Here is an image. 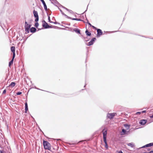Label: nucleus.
I'll use <instances>...</instances> for the list:
<instances>
[{
	"label": "nucleus",
	"instance_id": "obj_19",
	"mask_svg": "<svg viewBox=\"0 0 153 153\" xmlns=\"http://www.w3.org/2000/svg\"><path fill=\"white\" fill-rule=\"evenodd\" d=\"M66 9L68 11L69 13L73 14V15H74L76 17V16L75 15V13L72 10H70L67 9Z\"/></svg>",
	"mask_w": 153,
	"mask_h": 153
},
{
	"label": "nucleus",
	"instance_id": "obj_23",
	"mask_svg": "<svg viewBox=\"0 0 153 153\" xmlns=\"http://www.w3.org/2000/svg\"><path fill=\"white\" fill-rule=\"evenodd\" d=\"M48 21H49V22L50 23H53V22H51L50 20V16H48Z\"/></svg>",
	"mask_w": 153,
	"mask_h": 153
},
{
	"label": "nucleus",
	"instance_id": "obj_37",
	"mask_svg": "<svg viewBox=\"0 0 153 153\" xmlns=\"http://www.w3.org/2000/svg\"><path fill=\"white\" fill-rule=\"evenodd\" d=\"M148 150H149V151L150 150L149 149H148Z\"/></svg>",
	"mask_w": 153,
	"mask_h": 153
},
{
	"label": "nucleus",
	"instance_id": "obj_16",
	"mask_svg": "<svg viewBox=\"0 0 153 153\" xmlns=\"http://www.w3.org/2000/svg\"><path fill=\"white\" fill-rule=\"evenodd\" d=\"M36 30V29L35 27H31L30 29V31L31 32H35Z\"/></svg>",
	"mask_w": 153,
	"mask_h": 153
},
{
	"label": "nucleus",
	"instance_id": "obj_14",
	"mask_svg": "<svg viewBox=\"0 0 153 153\" xmlns=\"http://www.w3.org/2000/svg\"><path fill=\"white\" fill-rule=\"evenodd\" d=\"M153 146V143H151L148 144H146V145L142 147V148H144L145 147H148L151 146Z\"/></svg>",
	"mask_w": 153,
	"mask_h": 153
},
{
	"label": "nucleus",
	"instance_id": "obj_11",
	"mask_svg": "<svg viewBox=\"0 0 153 153\" xmlns=\"http://www.w3.org/2000/svg\"><path fill=\"white\" fill-rule=\"evenodd\" d=\"M42 2L44 6V8L45 10H47V7L46 4L45 2V1H44V0H40Z\"/></svg>",
	"mask_w": 153,
	"mask_h": 153
},
{
	"label": "nucleus",
	"instance_id": "obj_30",
	"mask_svg": "<svg viewBox=\"0 0 153 153\" xmlns=\"http://www.w3.org/2000/svg\"><path fill=\"white\" fill-rule=\"evenodd\" d=\"M146 112V111H143L142 112H141V113H145Z\"/></svg>",
	"mask_w": 153,
	"mask_h": 153
},
{
	"label": "nucleus",
	"instance_id": "obj_22",
	"mask_svg": "<svg viewBox=\"0 0 153 153\" xmlns=\"http://www.w3.org/2000/svg\"><path fill=\"white\" fill-rule=\"evenodd\" d=\"M39 25V24L38 22H36L35 23V26L37 28L38 26Z\"/></svg>",
	"mask_w": 153,
	"mask_h": 153
},
{
	"label": "nucleus",
	"instance_id": "obj_28",
	"mask_svg": "<svg viewBox=\"0 0 153 153\" xmlns=\"http://www.w3.org/2000/svg\"><path fill=\"white\" fill-rule=\"evenodd\" d=\"M141 113V112H137L136 113V114L137 115L140 114Z\"/></svg>",
	"mask_w": 153,
	"mask_h": 153
},
{
	"label": "nucleus",
	"instance_id": "obj_5",
	"mask_svg": "<svg viewBox=\"0 0 153 153\" xmlns=\"http://www.w3.org/2000/svg\"><path fill=\"white\" fill-rule=\"evenodd\" d=\"M42 26L45 28H48L52 27L51 26L49 25L48 23L45 21L43 22Z\"/></svg>",
	"mask_w": 153,
	"mask_h": 153
},
{
	"label": "nucleus",
	"instance_id": "obj_26",
	"mask_svg": "<svg viewBox=\"0 0 153 153\" xmlns=\"http://www.w3.org/2000/svg\"><path fill=\"white\" fill-rule=\"evenodd\" d=\"M76 32L77 33H80V31L79 30H76Z\"/></svg>",
	"mask_w": 153,
	"mask_h": 153
},
{
	"label": "nucleus",
	"instance_id": "obj_21",
	"mask_svg": "<svg viewBox=\"0 0 153 153\" xmlns=\"http://www.w3.org/2000/svg\"><path fill=\"white\" fill-rule=\"evenodd\" d=\"M85 33L88 36H90L91 35V33L89 32L88 30H86L85 31Z\"/></svg>",
	"mask_w": 153,
	"mask_h": 153
},
{
	"label": "nucleus",
	"instance_id": "obj_15",
	"mask_svg": "<svg viewBox=\"0 0 153 153\" xmlns=\"http://www.w3.org/2000/svg\"><path fill=\"white\" fill-rule=\"evenodd\" d=\"M127 145L128 146L131 147V148H133V147H134V143H128L127 144Z\"/></svg>",
	"mask_w": 153,
	"mask_h": 153
},
{
	"label": "nucleus",
	"instance_id": "obj_34",
	"mask_svg": "<svg viewBox=\"0 0 153 153\" xmlns=\"http://www.w3.org/2000/svg\"><path fill=\"white\" fill-rule=\"evenodd\" d=\"M61 12V13H62L63 14H64V13L62 11V10H60Z\"/></svg>",
	"mask_w": 153,
	"mask_h": 153
},
{
	"label": "nucleus",
	"instance_id": "obj_25",
	"mask_svg": "<svg viewBox=\"0 0 153 153\" xmlns=\"http://www.w3.org/2000/svg\"><path fill=\"white\" fill-rule=\"evenodd\" d=\"M22 94V92H19L16 93V94L17 95H19Z\"/></svg>",
	"mask_w": 153,
	"mask_h": 153
},
{
	"label": "nucleus",
	"instance_id": "obj_7",
	"mask_svg": "<svg viewBox=\"0 0 153 153\" xmlns=\"http://www.w3.org/2000/svg\"><path fill=\"white\" fill-rule=\"evenodd\" d=\"M96 40V38H93L91 40V41L88 43L87 45L88 46H90V45H92L93 44L94 42Z\"/></svg>",
	"mask_w": 153,
	"mask_h": 153
},
{
	"label": "nucleus",
	"instance_id": "obj_24",
	"mask_svg": "<svg viewBox=\"0 0 153 153\" xmlns=\"http://www.w3.org/2000/svg\"><path fill=\"white\" fill-rule=\"evenodd\" d=\"M105 147L107 149H108V146L107 143L105 144Z\"/></svg>",
	"mask_w": 153,
	"mask_h": 153
},
{
	"label": "nucleus",
	"instance_id": "obj_17",
	"mask_svg": "<svg viewBox=\"0 0 153 153\" xmlns=\"http://www.w3.org/2000/svg\"><path fill=\"white\" fill-rule=\"evenodd\" d=\"M28 110L27 104V102L25 103V112L27 113V111Z\"/></svg>",
	"mask_w": 153,
	"mask_h": 153
},
{
	"label": "nucleus",
	"instance_id": "obj_33",
	"mask_svg": "<svg viewBox=\"0 0 153 153\" xmlns=\"http://www.w3.org/2000/svg\"><path fill=\"white\" fill-rule=\"evenodd\" d=\"M150 117L151 118H153V114L152 115V116H150Z\"/></svg>",
	"mask_w": 153,
	"mask_h": 153
},
{
	"label": "nucleus",
	"instance_id": "obj_4",
	"mask_svg": "<svg viewBox=\"0 0 153 153\" xmlns=\"http://www.w3.org/2000/svg\"><path fill=\"white\" fill-rule=\"evenodd\" d=\"M33 13L34 14V16L36 18V19H35V21L37 22L39 20V16L38 15V13L35 10H34L33 11Z\"/></svg>",
	"mask_w": 153,
	"mask_h": 153
},
{
	"label": "nucleus",
	"instance_id": "obj_35",
	"mask_svg": "<svg viewBox=\"0 0 153 153\" xmlns=\"http://www.w3.org/2000/svg\"><path fill=\"white\" fill-rule=\"evenodd\" d=\"M119 153H123L122 151L119 152Z\"/></svg>",
	"mask_w": 153,
	"mask_h": 153
},
{
	"label": "nucleus",
	"instance_id": "obj_20",
	"mask_svg": "<svg viewBox=\"0 0 153 153\" xmlns=\"http://www.w3.org/2000/svg\"><path fill=\"white\" fill-rule=\"evenodd\" d=\"M126 132V131L124 129H123L121 133V134L122 135H124Z\"/></svg>",
	"mask_w": 153,
	"mask_h": 153
},
{
	"label": "nucleus",
	"instance_id": "obj_8",
	"mask_svg": "<svg viewBox=\"0 0 153 153\" xmlns=\"http://www.w3.org/2000/svg\"><path fill=\"white\" fill-rule=\"evenodd\" d=\"M97 36H100L102 34V32L101 30L100 29H97Z\"/></svg>",
	"mask_w": 153,
	"mask_h": 153
},
{
	"label": "nucleus",
	"instance_id": "obj_3",
	"mask_svg": "<svg viewBox=\"0 0 153 153\" xmlns=\"http://www.w3.org/2000/svg\"><path fill=\"white\" fill-rule=\"evenodd\" d=\"M116 114V113H113L110 114H108L107 115V117L110 119H112L114 116H115Z\"/></svg>",
	"mask_w": 153,
	"mask_h": 153
},
{
	"label": "nucleus",
	"instance_id": "obj_10",
	"mask_svg": "<svg viewBox=\"0 0 153 153\" xmlns=\"http://www.w3.org/2000/svg\"><path fill=\"white\" fill-rule=\"evenodd\" d=\"M147 120H141L140 122V123L141 125H144L146 123Z\"/></svg>",
	"mask_w": 153,
	"mask_h": 153
},
{
	"label": "nucleus",
	"instance_id": "obj_36",
	"mask_svg": "<svg viewBox=\"0 0 153 153\" xmlns=\"http://www.w3.org/2000/svg\"><path fill=\"white\" fill-rule=\"evenodd\" d=\"M127 126V125H124V126Z\"/></svg>",
	"mask_w": 153,
	"mask_h": 153
},
{
	"label": "nucleus",
	"instance_id": "obj_32",
	"mask_svg": "<svg viewBox=\"0 0 153 153\" xmlns=\"http://www.w3.org/2000/svg\"><path fill=\"white\" fill-rule=\"evenodd\" d=\"M88 23L90 26H91L92 25H91V24L89 22H88Z\"/></svg>",
	"mask_w": 153,
	"mask_h": 153
},
{
	"label": "nucleus",
	"instance_id": "obj_31",
	"mask_svg": "<svg viewBox=\"0 0 153 153\" xmlns=\"http://www.w3.org/2000/svg\"><path fill=\"white\" fill-rule=\"evenodd\" d=\"M148 153H153V151H151L149 152H148Z\"/></svg>",
	"mask_w": 153,
	"mask_h": 153
},
{
	"label": "nucleus",
	"instance_id": "obj_27",
	"mask_svg": "<svg viewBox=\"0 0 153 153\" xmlns=\"http://www.w3.org/2000/svg\"><path fill=\"white\" fill-rule=\"evenodd\" d=\"M6 93V90L5 89L3 91V94H5Z\"/></svg>",
	"mask_w": 153,
	"mask_h": 153
},
{
	"label": "nucleus",
	"instance_id": "obj_9",
	"mask_svg": "<svg viewBox=\"0 0 153 153\" xmlns=\"http://www.w3.org/2000/svg\"><path fill=\"white\" fill-rule=\"evenodd\" d=\"M11 51L13 53V57L15 56V47L14 46H12L11 48Z\"/></svg>",
	"mask_w": 153,
	"mask_h": 153
},
{
	"label": "nucleus",
	"instance_id": "obj_12",
	"mask_svg": "<svg viewBox=\"0 0 153 153\" xmlns=\"http://www.w3.org/2000/svg\"><path fill=\"white\" fill-rule=\"evenodd\" d=\"M15 57V56H14V57H13V58H12V60H11V61H10L9 62V66L10 67L11 65L13 64V61Z\"/></svg>",
	"mask_w": 153,
	"mask_h": 153
},
{
	"label": "nucleus",
	"instance_id": "obj_29",
	"mask_svg": "<svg viewBox=\"0 0 153 153\" xmlns=\"http://www.w3.org/2000/svg\"><path fill=\"white\" fill-rule=\"evenodd\" d=\"M91 26H92V27L93 28H94V29H97V28H96V27H94V26L92 25Z\"/></svg>",
	"mask_w": 153,
	"mask_h": 153
},
{
	"label": "nucleus",
	"instance_id": "obj_1",
	"mask_svg": "<svg viewBox=\"0 0 153 153\" xmlns=\"http://www.w3.org/2000/svg\"><path fill=\"white\" fill-rule=\"evenodd\" d=\"M43 144L45 149L50 150L51 149V145L48 141L44 140Z\"/></svg>",
	"mask_w": 153,
	"mask_h": 153
},
{
	"label": "nucleus",
	"instance_id": "obj_2",
	"mask_svg": "<svg viewBox=\"0 0 153 153\" xmlns=\"http://www.w3.org/2000/svg\"><path fill=\"white\" fill-rule=\"evenodd\" d=\"M103 134V138L104 142L105 144L107 143L106 138L107 134V130L105 129H104L102 131Z\"/></svg>",
	"mask_w": 153,
	"mask_h": 153
},
{
	"label": "nucleus",
	"instance_id": "obj_18",
	"mask_svg": "<svg viewBox=\"0 0 153 153\" xmlns=\"http://www.w3.org/2000/svg\"><path fill=\"white\" fill-rule=\"evenodd\" d=\"M16 85V83L14 82H12L9 85V86L13 88Z\"/></svg>",
	"mask_w": 153,
	"mask_h": 153
},
{
	"label": "nucleus",
	"instance_id": "obj_6",
	"mask_svg": "<svg viewBox=\"0 0 153 153\" xmlns=\"http://www.w3.org/2000/svg\"><path fill=\"white\" fill-rule=\"evenodd\" d=\"M30 25L28 24L25 21V29L26 31H28L30 27Z\"/></svg>",
	"mask_w": 153,
	"mask_h": 153
},
{
	"label": "nucleus",
	"instance_id": "obj_13",
	"mask_svg": "<svg viewBox=\"0 0 153 153\" xmlns=\"http://www.w3.org/2000/svg\"><path fill=\"white\" fill-rule=\"evenodd\" d=\"M65 16H67V17L68 18H69L70 19H71L73 20H77V21H80L81 20L80 19H77V18H73L72 17H69L67 16H66V15H65Z\"/></svg>",
	"mask_w": 153,
	"mask_h": 153
}]
</instances>
